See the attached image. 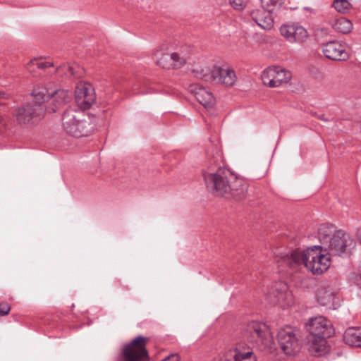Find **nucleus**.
Segmentation results:
<instances>
[{
    "label": "nucleus",
    "instance_id": "f257e3e1",
    "mask_svg": "<svg viewBox=\"0 0 361 361\" xmlns=\"http://www.w3.org/2000/svg\"><path fill=\"white\" fill-rule=\"evenodd\" d=\"M275 259L295 272L305 267L316 275L325 272L331 265L329 255L321 250L319 246L306 250L295 249L286 254L277 252L275 254Z\"/></svg>",
    "mask_w": 361,
    "mask_h": 361
},
{
    "label": "nucleus",
    "instance_id": "f03ea898",
    "mask_svg": "<svg viewBox=\"0 0 361 361\" xmlns=\"http://www.w3.org/2000/svg\"><path fill=\"white\" fill-rule=\"evenodd\" d=\"M203 176L208 189L217 195L232 197L235 200L245 197L247 188L246 183L229 170L221 167L216 170L208 169L204 171Z\"/></svg>",
    "mask_w": 361,
    "mask_h": 361
},
{
    "label": "nucleus",
    "instance_id": "7ed1b4c3",
    "mask_svg": "<svg viewBox=\"0 0 361 361\" xmlns=\"http://www.w3.org/2000/svg\"><path fill=\"white\" fill-rule=\"evenodd\" d=\"M319 247L329 255L341 256L348 254L355 246L353 238L343 230H336L333 225L322 224L318 229Z\"/></svg>",
    "mask_w": 361,
    "mask_h": 361
},
{
    "label": "nucleus",
    "instance_id": "20e7f679",
    "mask_svg": "<svg viewBox=\"0 0 361 361\" xmlns=\"http://www.w3.org/2000/svg\"><path fill=\"white\" fill-rule=\"evenodd\" d=\"M243 336L252 348L259 350L270 349L274 344V337L269 327L262 322L248 323L243 329Z\"/></svg>",
    "mask_w": 361,
    "mask_h": 361
},
{
    "label": "nucleus",
    "instance_id": "39448f33",
    "mask_svg": "<svg viewBox=\"0 0 361 361\" xmlns=\"http://www.w3.org/2000/svg\"><path fill=\"white\" fill-rule=\"evenodd\" d=\"M62 123L66 133L75 137L87 135L92 128L85 113L75 109H68L63 114Z\"/></svg>",
    "mask_w": 361,
    "mask_h": 361
},
{
    "label": "nucleus",
    "instance_id": "423d86ee",
    "mask_svg": "<svg viewBox=\"0 0 361 361\" xmlns=\"http://www.w3.org/2000/svg\"><path fill=\"white\" fill-rule=\"evenodd\" d=\"M44 105L33 97L32 102H27L17 108L13 113V116L17 123L22 126L37 123L44 118Z\"/></svg>",
    "mask_w": 361,
    "mask_h": 361
},
{
    "label": "nucleus",
    "instance_id": "0eeeda50",
    "mask_svg": "<svg viewBox=\"0 0 361 361\" xmlns=\"http://www.w3.org/2000/svg\"><path fill=\"white\" fill-rule=\"evenodd\" d=\"M147 341V338L139 336L126 344L119 361H148L149 355L146 349Z\"/></svg>",
    "mask_w": 361,
    "mask_h": 361
},
{
    "label": "nucleus",
    "instance_id": "6e6552de",
    "mask_svg": "<svg viewBox=\"0 0 361 361\" xmlns=\"http://www.w3.org/2000/svg\"><path fill=\"white\" fill-rule=\"evenodd\" d=\"M277 339L281 350L287 355H294L300 350L302 341L300 334L290 326L281 329Z\"/></svg>",
    "mask_w": 361,
    "mask_h": 361
},
{
    "label": "nucleus",
    "instance_id": "1a4fd4ad",
    "mask_svg": "<svg viewBox=\"0 0 361 361\" xmlns=\"http://www.w3.org/2000/svg\"><path fill=\"white\" fill-rule=\"evenodd\" d=\"M188 58V52L183 50L169 53L159 49L157 50L153 55V59L156 63L166 69L180 68L187 63Z\"/></svg>",
    "mask_w": 361,
    "mask_h": 361
},
{
    "label": "nucleus",
    "instance_id": "9d476101",
    "mask_svg": "<svg viewBox=\"0 0 361 361\" xmlns=\"http://www.w3.org/2000/svg\"><path fill=\"white\" fill-rule=\"evenodd\" d=\"M267 300L274 305L285 308L293 303V298L288 286L283 281L273 283L267 293Z\"/></svg>",
    "mask_w": 361,
    "mask_h": 361
},
{
    "label": "nucleus",
    "instance_id": "9b49d317",
    "mask_svg": "<svg viewBox=\"0 0 361 361\" xmlns=\"http://www.w3.org/2000/svg\"><path fill=\"white\" fill-rule=\"evenodd\" d=\"M291 78L290 71L280 66L269 67L262 74L263 83L269 87L282 86L287 84Z\"/></svg>",
    "mask_w": 361,
    "mask_h": 361
},
{
    "label": "nucleus",
    "instance_id": "f8f14e48",
    "mask_svg": "<svg viewBox=\"0 0 361 361\" xmlns=\"http://www.w3.org/2000/svg\"><path fill=\"white\" fill-rule=\"evenodd\" d=\"M32 96L36 100L40 101L42 104L48 101L51 97L54 102L59 104L68 102L71 98V93L68 90H49L46 87L40 86L35 88L32 92Z\"/></svg>",
    "mask_w": 361,
    "mask_h": 361
},
{
    "label": "nucleus",
    "instance_id": "ddd939ff",
    "mask_svg": "<svg viewBox=\"0 0 361 361\" xmlns=\"http://www.w3.org/2000/svg\"><path fill=\"white\" fill-rule=\"evenodd\" d=\"M310 335L319 337H330L333 335L334 329L331 322L322 316L312 318L308 324Z\"/></svg>",
    "mask_w": 361,
    "mask_h": 361
},
{
    "label": "nucleus",
    "instance_id": "4468645a",
    "mask_svg": "<svg viewBox=\"0 0 361 361\" xmlns=\"http://www.w3.org/2000/svg\"><path fill=\"white\" fill-rule=\"evenodd\" d=\"M75 102L78 106L82 109H86L95 101L94 90L90 84L79 83L75 91Z\"/></svg>",
    "mask_w": 361,
    "mask_h": 361
},
{
    "label": "nucleus",
    "instance_id": "2eb2a0df",
    "mask_svg": "<svg viewBox=\"0 0 361 361\" xmlns=\"http://www.w3.org/2000/svg\"><path fill=\"white\" fill-rule=\"evenodd\" d=\"M280 32L290 42H302L308 37L306 29L298 23H288L281 25Z\"/></svg>",
    "mask_w": 361,
    "mask_h": 361
},
{
    "label": "nucleus",
    "instance_id": "dca6fc26",
    "mask_svg": "<svg viewBox=\"0 0 361 361\" xmlns=\"http://www.w3.org/2000/svg\"><path fill=\"white\" fill-rule=\"evenodd\" d=\"M324 56L334 61H345L349 55L345 46L338 41H330L322 46Z\"/></svg>",
    "mask_w": 361,
    "mask_h": 361
},
{
    "label": "nucleus",
    "instance_id": "f3484780",
    "mask_svg": "<svg viewBox=\"0 0 361 361\" xmlns=\"http://www.w3.org/2000/svg\"><path fill=\"white\" fill-rule=\"evenodd\" d=\"M214 71L213 82L223 84L227 87H231L235 84L237 77L233 69L228 67L214 66Z\"/></svg>",
    "mask_w": 361,
    "mask_h": 361
},
{
    "label": "nucleus",
    "instance_id": "a211bd4d",
    "mask_svg": "<svg viewBox=\"0 0 361 361\" xmlns=\"http://www.w3.org/2000/svg\"><path fill=\"white\" fill-rule=\"evenodd\" d=\"M189 91L206 108L212 107L215 104V98L212 93L198 84L190 85Z\"/></svg>",
    "mask_w": 361,
    "mask_h": 361
},
{
    "label": "nucleus",
    "instance_id": "6ab92c4d",
    "mask_svg": "<svg viewBox=\"0 0 361 361\" xmlns=\"http://www.w3.org/2000/svg\"><path fill=\"white\" fill-rule=\"evenodd\" d=\"M329 337H319L310 335L307 338V348L310 353L315 357L326 354L329 350L326 339Z\"/></svg>",
    "mask_w": 361,
    "mask_h": 361
},
{
    "label": "nucleus",
    "instance_id": "aec40b11",
    "mask_svg": "<svg viewBox=\"0 0 361 361\" xmlns=\"http://www.w3.org/2000/svg\"><path fill=\"white\" fill-rule=\"evenodd\" d=\"M218 361H256L250 350H241L239 348L230 349L222 354Z\"/></svg>",
    "mask_w": 361,
    "mask_h": 361
},
{
    "label": "nucleus",
    "instance_id": "412c9836",
    "mask_svg": "<svg viewBox=\"0 0 361 361\" xmlns=\"http://www.w3.org/2000/svg\"><path fill=\"white\" fill-rule=\"evenodd\" d=\"M272 11H268L264 8H257L250 13V16L252 20L261 28L270 30L274 26V19L270 13Z\"/></svg>",
    "mask_w": 361,
    "mask_h": 361
},
{
    "label": "nucleus",
    "instance_id": "4be33fe9",
    "mask_svg": "<svg viewBox=\"0 0 361 361\" xmlns=\"http://www.w3.org/2000/svg\"><path fill=\"white\" fill-rule=\"evenodd\" d=\"M192 75L206 82L214 81V66H208L204 63H195L191 69Z\"/></svg>",
    "mask_w": 361,
    "mask_h": 361
},
{
    "label": "nucleus",
    "instance_id": "5701e85b",
    "mask_svg": "<svg viewBox=\"0 0 361 361\" xmlns=\"http://www.w3.org/2000/svg\"><path fill=\"white\" fill-rule=\"evenodd\" d=\"M344 342L353 347H361V329L350 328L343 334Z\"/></svg>",
    "mask_w": 361,
    "mask_h": 361
},
{
    "label": "nucleus",
    "instance_id": "b1692460",
    "mask_svg": "<svg viewBox=\"0 0 361 361\" xmlns=\"http://www.w3.org/2000/svg\"><path fill=\"white\" fill-rule=\"evenodd\" d=\"M332 27L338 32L347 34L353 30V23L348 19L341 17L334 20Z\"/></svg>",
    "mask_w": 361,
    "mask_h": 361
},
{
    "label": "nucleus",
    "instance_id": "393cba45",
    "mask_svg": "<svg viewBox=\"0 0 361 361\" xmlns=\"http://www.w3.org/2000/svg\"><path fill=\"white\" fill-rule=\"evenodd\" d=\"M52 66H54V63L52 62L43 61L40 59H33L27 64V68L30 72H34L35 67L39 69H45L48 67Z\"/></svg>",
    "mask_w": 361,
    "mask_h": 361
},
{
    "label": "nucleus",
    "instance_id": "a878e982",
    "mask_svg": "<svg viewBox=\"0 0 361 361\" xmlns=\"http://www.w3.org/2000/svg\"><path fill=\"white\" fill-rule=\"evenodd\" d=\"M334 296L331 290L326 288H319L317 293V299L322 305H326L331 302Z\"/></svg>",
    "mask_w": 361,
    "mask_h": 361
},
{
    "label": "nucleus",
    "instance_id": "bb28decb",
    "mask_svg": "<svg viewBox=\"0 0 361 361\" xmlns=\"http://www.w3.org/2000/svg\"><path fill=\"white\" fill-rule=\"evenodd\" d=\"M260 1L262 8L268 11H274L283 3V0H260Z\"/></svg>",
    "mask_w": 361,
    "mask_h": 361
},
{
    "label": "nucleus",
    "instance_id": "cd10ccee",
    "mask_svg": "<svg viewBox=\"0 0 361 361\" xmlns=\"http://www.w3.org/2000/svg\"><path fill=\"white\" fill-rule=\"evenodd\" d=\"M350 0H334L333 6L339 13L348 12L350 7Z\"/></svg>",
    "mask_w": 361,
    "mask_h": 361
},
{
    "label": "nucleus",
    "instance_id": "c85d7f7f",
    "mask_svg": "<svg viewBox=\"0 0 361 361\" xmlns=\"http://www.w3.org/2000/svg\"><path fill=\"white\" fill-rule=\"evenodd\" d=\"M76 68H79L77 66H71L70 64H64L56 68V72L62 71L66 75H73L78 77V74L75 71Z\"/></svg>",
    "mask_w": 361,
    "mask_h": 361
},
{
    "label": "nucleus",
    "instance_id": "c756f323",
    "mask_svg": "<svg viewBox=\"0 0 361 361\" xmlns=\"http://www.w3.org/2000/svg\"><path fill=\"white\" fill-rule=\"evenodd\" d=\"M232 7L236 10H243L247 3V0H229Z\"/></svg>",
    "mask_w": 361,
    "mask_h": 361
},
{
    "label": "nucleus",
    "instance_id": "7c9ffc66",
    "mask_svg": "<svg viewBox=\"0 0 361 361\" xmlns=\"http://www.w3.org/2000/svg\"><path fill=\"white\" fill-rule=\"evenodd\" d=\"M11 310L10 306L6 304H0V316H4L7 314H8L9 311Z\"/></svg>",
    "mask_w": 361,
    "mask_h": 361
},
{
    "label": "nucleus",
    "instance_id": "2f4dec72",
    "mask_svg": "<svg viewBox=\"0 0 361 361\" xmlns=\"http://www.w3.org/2000/svg\"><path fill=\"white\" fill-rule=\"evenodd\" d=\"M163 361H180V356L177 353H173L165 357Z\"/></svg>",
    "mask_w": 361,
    "mask_h": 361
},
{
    "label": "nucleus",
    "instance_id": "473e14b6",
    "mask_svg": "<svg viewBox=\"0 0 361 361\" xmlns=\"http://www.w3.org/2000/svg\"><path fill=\"white\" fill-rule=\"evenodd\" d=\"M357 238L360 243L361 244V227L359 228L357 231Z\"/></svg>",
    "mask_w": 361,
    "mask_h": 361
},
{
    "label": "nucleus",
    "instance_id": "72a5a7b5",
    "mask_svg": "<svg viewBox=\"0 0 361 361\" xmlns=\"http://www.w3.org/2000/svg\"><path fill=\"white\" fill-rule=\"evenodd\" d=\"M5 126V121L2 116H0V128Z\"/></svg>",
    "mask_w": 361,
    "mask_h": 361
},
{
    "label": "nucleus",
    "instance_id": "f704fd0d",
    "mask_svg": "<svg viewBox=\"0 0 361 361\" xmlns=\"http://www.w3.org/2000/svg\"><path fill=\"white\" fill-rule=\"evenodd\" d=\"M0 98H7L6 94L4 92H0Z\"/></svg>",
    "mask_w": 361,
    "mask_h": 361
}]
</instances>
